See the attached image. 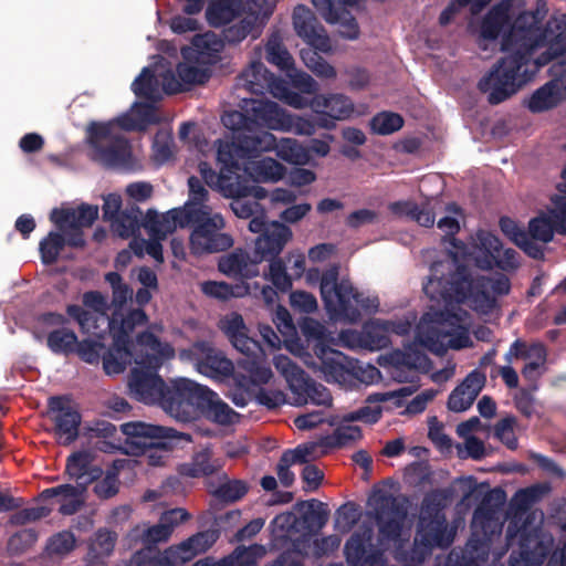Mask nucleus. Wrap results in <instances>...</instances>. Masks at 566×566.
<instances>
[{
	"mask_svg": "<svg viewBox=\"0 0 566 566\" xmlns=\"http://www.w3.org/2000/svg\"><path fill=\"white\" fill-rule=\"evenodd\" d=\"M412 387H402L398 390L371 394L366 399V406L344 415L346 422L363 421L365 423L377 422L382 415L381 402H390L392 407L399 408L403 400L413 394Z\"/></svg>",
	"mask_w": 566,
	"mask_h": 566,
	"instance_id": "obj_19",
	"label": "nucleus"
},
{
	"mask_svg": "<svg viewBox=\"0 0 566 566\" xmlns=\"http://www.w3.org/2000/svg\"><path fill=\"white\" fill-rule=\"evenodd\" d=\"M533 543L535 544L534 551L528 552L523 549L518 558L513 555L511 556V566H541L543 564L552 544V539L545 537L538 541L537 536H535V538L528 539L526 546L528 547Z\"/></svg>",
	"mask_w": 566,
	"mask_h": 566,
	"instance_id": "obj_47",
	"label": "nucleus"
},
{
	"mask_svg": "<svg viewBox=\"0 0 566 566\" xmlns=\"http://www.w3.org/2000/svg\"><path fill=\"white\" fill-rule=\"evenodd\" d=\"M147 321L148 316L143 308L129 311L120 321H117L115 317L109 319V333L112 334L117 354H133L129 348L132 343L130 334L136 326L144 325Z\"/></svg>",
	"mask_w": 566,
	"mask_h": 566,
	"instance_id": "obj_27",
	"label": "nucleus"
},
{
	"mask_svg": "<svg viewBox=\"0 0 566 566\" xmlns=\"http://www.w3.org/2000/svg\"><path fill=\"white\" fill-rule=\"evenodd\" d=\"M274 322L283 336L285 349L289 350L290 354H297L296 352H300L303 345L289 311L284 307H280Z\"/></svg>",
	"mask_w": 566,
	"mask_h": 566,
	"instance_id": "obj_45",
	"label": "nucleus"
},
{
	"mask_svg": "<svg viewBox=\"0 0 566 566\" xmlns=\"http://www.w3.org/2000/svg\"><path fill=\"white\" fill-rule=\"evenodd\" d=\"M164 356H135L128 380L130 395L146 405H157L163 397L164 380L157 375Z\"/></svg>",
	"mask_w": 566,
	"mask_h": 566,
	"instance_id": "obj_10",
	"label": "nucleus"
},
{
	"mask_svg": "<svg viewBox=\"0 0 566 566\" xmlns=\"http://www.w3.org/2000/svg\"><path fill=\"white\" fill-rule=\"evenodd\" d=\"M269 261V273H265L264 277L271 281L277 291L282 293L289 292L292 289V277L286 272L285 262L281 258Z\"/></svg>",
	"mask_w": 566,
	"mask_h": 566,
	"instance_id": "obj_58",
	"label": "nucleus"
},
{
	"mask_svg": "<svg viewBox=\"0 0 566 566\" xmlns=\"http://www.w3.org/2000/svg\"><path fill=\"white\" fill-rule=\"evenodd\" d=\"M248 228L260 235L255 240L254 255L259 262L279 258L293 233L290 227L280 221H266V216H259L249 221Z\"/></svg>",
	"mask_w": 566,
	"mask_h": 566,
	"instance_id": "obj_14",
	"label": "nucleus"
},
{
	"mask_svg": "<svg viewBox=\"0 0 566 566\" xmlns=\"http://www.w3.org/2000/svg\"><path fill=\"white\" fill-rule=\"evenodd\" d=\"M188 378L172 379L169 385L164 386L163 397L158 400L163 410L179 421H190L198 417L199 397H195V391L203 389Z\"/></svg>",
	"mask_w": 566,
	"mask_h": 566,
	"instance_id": "obj_12",
	"label": "nucleus"
},
{
	"mask_svg": "<svg viewBox=\"0 0 566 566\" xmlns=\"http://www.w3.org/2000/svg\"><path fill=\"white\" fill-rule=\"evenodd\" d=\"M224 49V44L220 35L208 32L197 35L193 40V48L182 51L186 60L202 65H212L220 60V54Z\"/></svg>",
	"mask_w": 566,
	"mask_h": 566,
	"instance_id": "obj_31",
	"label": "nucleus"
},
{
	"mask_svg": "<svg viewBox=\"0 0 566 566\" xmlns=\"http://www.w3.org/2000/svg\"><path fill=\"white\" fill-rule=\"evenodd\" d=\"M368 506L377 520L384 538H400L405 528L411 526L407 521L406 510L385 488L374 489L368 497Z\"/></svg>",
	"mask_w": 566,
	"mask_h": 566,
	"instance_id": "obj_11",
	"label": "nucleus"
},
{
	"mask_svg": "<svg viewBox=\"0 0 566 566\" xmlns=\"http://www.w3.org/2000/svg\"><path fill=\"white\" fill-rule=\"evenodd\" d=\"M509 25V4H496L488 12L482 21L481 35L486 40H496Z\"/></svg>",
	"mask_w": 566,
	"mask_h": 566,
	"instance_id": "obj_41",
	"label": "nucleus"
},
{
	"mask_svg": "<svg viewBox=\"0 0 566 566\" xmlns=\"http://www.w3.org/2000/svg\"><path fill=\"white\" fill-rule=\"evenodd\" d=\"M479 248L484 253L482 258L476 259V264L482 269V264L489 261L492 255H497L502 249L500 239L489 231L480 230L476 233Z\"/></svg>",
	"mask_w": 566,
	"mask_h": 566,
	"instance_id": "obj_62",
	"label": "nucleus"
},
{
	"mask_svg": "<svg viewBox=\"0 0 566 566\" xmlns=\"http://www.w3.org/2000/svg\"><path fill=\"white\" fill-rule=\"evenodd\" d=\"M520 265L518 253L514 249H501L497 255H492L489 261L482 264L483 270H492L499 268L504 271L515 270Z\"/></svg>",
	"mask_w": 566,
	"mask_h": 566,
	"instance_id": "obj_64",
	"label": "nucleus"
},
{
	"mask_svg": "<svg viewBox=\"0 0 566 566\" xmlns=\"http://www.w3.org/2000/svg\"><path fill=\"white\" fill-rule=\"evenodd\" d=\"M272 95L294 108H304L308 104L311 105L307 97L292 91L289 83L282 78L275 84Z\"/></svg>",
	"mask_w": 566,
	"mask_h": 566,
	"instance_id": "obj_61",
	"label": "nucleus"
},
{
	"mask_svg": "<svg viewBox=\"0 0 566 566\" xmlns=\"http://www.w3.org/2000/svg\"><path fill=\"white\" fill-rule=\"evenodd\" d=\"M195 395H199L195 397H199L200 399L198 403V415L200 413L219 424H230L235 421L238 417L237 412L208 387L205 386L203 389L195 391Z\"/></svg>",
	"mask_w": 566,
	"mask_h": 566,
	"instance_id": "obj_30",
	"label": "nucleus"
},
{
	"mask_svg": "<svg viewBox=\"0 0 566 566\" xmlns=\"http://www.w3.org/2000/svg\"><path fill=\"white\" fill-rule=\"evenodd\" d=\"M328 423L336 427L335 439L337 443L345 444L360 438V428L352 422H346L344 416L329 417Z\"/></svg>",
	"mask_w": 566,
	"mask_h": 566,
	"instance_id": "obj_59",
	"label": "nucleus"
},
{
	"mask_svg": "<svg viewBox=\"0 0 566 566\" xmlns=\"http://www.w3.org/2000/svg\"><path fill=\"white\" fill-rule=\"evenodd\" d=\"M97 218L98 207L87 203L77 208H54L50 214V220L61 232H78L81 238H85L83 228H90Z\"/></svg>",
	"mask_w": 566,
	"mask_h": 566,
	"instance_id": "obj_21",
	"label": "nucleus"
},
{
	"mask_svg": "<svg viewBox=\"0 0 566 566\" xmlns=\"http://www.w3.org/2000/svg\"><path fill=\"white\" fill-rule=\"evenodd\" d=\"M538 11L521 12L503 35L501 50L507 53L479 82L488 101L497 105L530 82L541 67L566 56V14L549 18Z\"/></svg>",
	"mask_w": 566,
	"mask_h": 566,
	"instance_id": "obj_2",
	"label": "nucleus"
},
{
	"mask_svg": "<svg viewBox=\"0 0 566 566\" xmlns=\"http://www.w3.org/2000/svg\"><path fill=\"white\" fill-rule=\"evenodd\" d=\"M221 122L232 132L231 139L218 140L217 159L227 167H237L235 160L258 157L271 147L274 139L270 133H252L250 114L243 107L242 111L226 112Z\"/></svg>",
	"mask_w": 566,
	"mask_h": 566,
	"instance_id": "obj_4",
	"label": "nucleus"
},
{
	"mask_svg": "<svg viewBox=\"0 0 566 566\" xmlns=\"http://www.w3.org/2000/svg\"><path fill=\"white\" fill-rule=\"evenodd\" d=\"M243 108L250 114L253 134H263L262 128L282 130L291 126V117L277 103L268 99L243 98Z\"/></svg>",
	"mask_w": 566,
	"mask_h": 566,
	"instance_id": "obj_17",
	"label": "nucleus"
},
{
	"mask_svg": "<svg viewBox=\"0 0 566 566\" xmlns=\"http://www.w3.org/2000/svg\"><path fill=\"white\" fill-rule=\"evenodd\" d=\"M252 34L255 39L259 35L256 31L255 19L243 18L237 23L230 24L221 31L220 38L226 45H237L242 42L248 35Z\"/></svg>",
	"mask_w": 566,
	"mask_h": 566,
	"instance_id": "obj_48",
	"label": "nucleus"
},
{
	"mask_svg": "<svg viewBox=\"0 0 566 566\" xmlns=\"http://www.w3.org/2000/svg\"><path fill=\"white\" fill-rule=\"evenodd\" d=\"M485 384V376L478 370L470 373L467 378L451 392L448 407L454 412L465 411L471 407Z\"/></svg>",
	"mask_w": 566,
	"mask_h": 566,
	"instance_id": "obj_34",
	"label": "nucleus"
},
{
	"mask_svg": "<svg viewBox=\"0 0 566 566\" xmlns=\"http://www.w3.org/2000/svg\"><path fill=\"white\" fill-rule=\"evenodd\" d=\"M379 365L398 382H412L421 374L419 360L413 358L380 356Z\"/></svg>",
	"mask_w": 566,
	"mask_h": 566,
	"instance_id": "obj_39",
	"label": "nucleus"
},
{
	"mask_svg": "<svg viewBox=\"0 0 566 566\" xmlns=\"http://www.w3.org/2000/svg\"><path fill=\"white\" fill-rule=\"evenodd\" d=\"M65 245L73 249H84L86 247V240L85 238H81L78 232L70 233L67 230H65V232H61L60 230L59 232L50 231L39 244L42 263L45 265L54 264L59 260L60 253Z\"/></svg>",
	"mask_w": 566,
	"mask_h": 566,
	"instance_id": "obj_28",
	"label": "nucleus"
},
{
	"mask_svg": "<svg viewBox=\"0 0 566 566\" xmlns=\"http://www.w3.org/2000/svg\"><path fill=\"white\" fill-rule=\"evenodd\" d=\"M220 180L221 192L226 197L232 198L230 207L238 218L252 220L259 216H266L262 206L255 199L250 198L251 189L242 184L241 180L231 184L229 178L222 176Z\"/></svg>",
	"mask_w": 566,
	"mask_h": 566,
	"instance_id": "obj_24",
	"label": "nucleus"
},
{
	"mask_svg": "<svg viewBox=\"0 0 566 566\" xmlns=\"http://www.w3.org/2000/svg\"><path fill=\"white\" fill-rule=\"evenodd\" d=\"M170 528L166 524H163L160 521L157 525L146 527L137 526L135 527L129 537L135 541H140L145 545H151L159 542L167 541L170 537Z\"/></svg>",
	"mask_w": 566,
	"mask_h": 566,
	"instance_id": "obj_56",
	"label": "nucleus"
},
{
	"mask_svg": "<svg viewBox=\"0 0 566 566\" xmlns=\"http://www.w3.org/2000/svg\"><path fill=\"white\" fill-rule=\"evenodd\" d=\"M390 324L389 321H371L363 326L365 339V349L380 350L390 344L389 338Z\"/></svg>",
	"mask_w": 566,
	"mask_h": 566,
	"instance_id": "obj_44",
	"label": "nucleus"
},
{
	"mask_svg": "<svg viewBox=\"0 0 566 566\" xmlns=\"http://www.w3.org/2000/svg\"><path fill=\"white\" fill-rule=\"evenodd\" d=\"M86 486L64 484L56 488L46 489L42 492L43 497H55L60 507L59 511L64 515L74 514L84 503V492Z\"/></svg>",
	"mask_w": 566,
	"mask_h": 566,
	"instance_id": "obj_36",
	"label": "nucleus"
},
{
	"mask_svg": "<svg viewBox=\"0 0 566 566\" xmlns=\"http://www.w3.org/2000/svg\"><path fill=\"white\" fill-rule=\"evenodd\" d=\"M453 537L454 532L449 528L441 509L432 503L431 497H427L420 511L411 560L421 563L433 547H447Z\"/></svg>",
	"mask_w": 566,
	"mask_h": 566,
	"instance_id": "obj_9",
	"label": "nucleus"
},
{
	"mask_svg": "<svg viewBox=\"0 0 566 566\" xmlns=\"http://www.w3.org/2000/svg\"><path fill=\"white\" fill-rule=\"evenodd\" d=\"M135 106L138 108V113L142 116L143 123L133 117L129 114H123L118 116L114 122L122 129L127 132L133 130H142L145 128L144 124H154L157 123V118L155 117V107L150 103H135Z\"/></svg>",
	"mask_w": 566,
	"mask_h": 566,
	"instance_id": "obj_51",
	"label": "nucleus"
},
{
	"mask_svg": "<svg viewBox=\"0 0 566 566\" xmlns=\"http://www.w3.org/2000/svg\"><path fill=\"white\" fill-rule=\"evenodd\" d=\"M84 361L90 365H97L102 363L104 371L109 375H117L125 370L126 365L130 360V356H82Z\"/></svg>",
	"mask_w": 566,
	"mask_h": 566,
	"instance_id": "obj_60",
	"label": "nucleus"
},
{
	"mask_svg": "<svg viewBox=\"0 0 566 566\" xmlns=\"http://www.w3.org/2000/svg\"><path fill=\"white\" fill-rule=\"evenodd\" d=\"M94 455L88 450L72 453L66 462V472L80 486H87L102 476V470L93 464Z\"/></svg>",
	"mask_w": 566,
	"mask_h": 566,
	"instance_id": "obj_35",
	"label": "nucleus"
},
{
	"mask_svg": "<svg viewBox=\"0 0 566 566\" xmlns=\"http://www.w3.org/2000/svg\"><path fill=\"white\" fill-rule=\"evenodd\" d=\"M443 242H448L452 249H448V254L449 256L451 258L452 262L449 263V262H433L431 268H430V276L428 277V281L433 277V271H432V268L436 265V264H441L443 265V277L444 279H448L454 271H457V269L459 266H465L467 269L470 270V273L473 277H478L479 275L474 276L473 273H472V269L463 263H461L459 261V256H462V255H465L467 254V245L464 242H462L461 240L457 239L455 235H452V237H444L443 238Z\"/></svg>",
	"mask_w": 566,
	"mask_h": 566,
	"instance_id": "obj_49",
	"label": "nucleus"
},
{
	"mask_svg": "<svg viewBox=\"0 0 566 566\" xmlns=\"http://www.w3.org/2000/svg\"><path fill=\"white\" fill-rule=\"evenodd\" d=\"M206 0H186L184 12L195 15L201 12ZM242 9V0H210L206 10L207 21L211 27L219 28L230 23Z\"/></svg>",
	"mask_w": 566,
	"mask_h": 566,
	"instance_id": "obj_22",
	"label": "nucleus"
},
{
	"mask_svg": "<svg viewBox=\"0 0 566 566\" xmlns=\"http://www.w3.org/2000/svg\"><path fill=\"white\" fill-rule=\"evenodd\" d=\"M293 25L296 34L313 48L327 52L331 49L329 39L324 28L317 21L311 9L297 4L293 11Z\"/></svg>",
	"mask_w": 566,
	"mask_h": 566,
	"instance_id": "obj_23",
	"label": "nucleus"
},
{
	"mask_svg": "<svg viewBox=\"0 0 566 566\" xmlns=\"http://www.w3.org/2000/svg\"><path fill=\"white\" fill-rule=\"evenodd\" d=\"M175 223L192 227L190 248L195 254L223 252L233 245V238L223 232L226 221L220 213H211L208 207L187 206L172 210Z\"/></svg>",
	"mask_w": 566,
	"mask_h": 566,
	"instance_id": "obj_5",
	"label": "nucleus"
},
{
	"mask_svg": "<svg viewBox=\"0 0 566 566\" xmlns=\"http://www.w3.org/2000/svg\"><path fill=\"white\" fill-rule=\"evenodd\" d=\"M46 344L53 353L74 354L78 338L72 329L60 327L48 334Z\"/></svg>",
	"mask_w": 566,
	"mask_h": 566,
	"instance_id": "obj_52",
	"label": "nucleus"
},
{
	"mask_svg": "<svg viewBox=\"0 0 566 566\" xmlns=\"http://www.w3.org/2000/svg\"><path fill=\"white\" fill-rule=\"evenodd\" d=\"M48 416L54 423V436L60 444L69 446L76 440L81 415L69 397H51Z\"/></svg>",
	"mask_w": 566,
	"mask_h": 566,
	"instance_id": "obj_15",
	"label": "nucleus"
},
{
	"mask_svg": "<svg viewBox=\"0 0 566 566\" xmlns=\"http://www.w3.org/2000/svg\"><path fill=\"white\" fill-rule=\"evenodd\" d=\"M432 271L433 277L423 284V292L436 305H431L433 313H427L417 325L412 346L432 354L468 348L472 345L468 328L458 325L446 329L444 323L460 321L454 308L463 303L476 312L491 313L497 305L496 297L510 293V279L504 274L473 277L465 266H459L448 279L443 277V265L436 264Z\"/></svg>",
	"mask_w": 566,
	"mask_h": 566,
	"instance_id": "obj_1",
	"label": "nucleus"
},
{
	"mask_svg": "<svg viewBox=\"0 0 566 566\" xmlns=\"http://www.w3.org/2000/svg\"><path fill=\"white\" fill-rule=\"evenodd\" d=\"M266 61L286 72L294 65L292 55L284 45L277 41H270L268 43Z\"/></svg>",
	"mask_w": 566,
	"mask_h": 566,
	"instance_id": "obj_63",
	"label": "nucleus"
},
{
	"mask_svg": "<svg viewBox=\"0 0 566 566\" xmlns=\"http://www.w3.org/2000/svg\"><path fill=\"white\" fill-rule=\"evenodd\" d=\"M94 159L106 168H129L133 164L129 140L122 135L112 137L108 143L98 146Z\"/></svg>",
	"mask_w": 566,
	"mask_h": 566,
	"instance_id": "obj_29",
	"label": "nucleus"
},
{
	"mask_svg": "<svg viewBox=\"0 0 566 566\" xmlns=\"http://www.w3.org/2000/svg\"><path fill=\"white\" fill-rule=\"evenodd\" d=\"M311 107L315 113H327L337 120L349 117L354 111L350 98L343 94L315 95Z\"/></svg>",
	"mask_w": 566,
	"mask_h": 566,
	"instance_id": "obj_38",
	"label": "nucleus"
},
{
	"mask_svg": "<svg viewBox=\"0 0 566 566\" xmlns=\"http://www.w3.org/2000/svg\"><path fill=\"white\" fill-rule=\"evenodd\" d=\"M223 331L240 354H265L260 343L250 337L242 316L231 313L223 321Z\"/></svg>",
	"mask_w": 566,
	"mask_h": 566,
	"instance_id": "obj_33",
	"label": "nucleus"
},
{
	"mask_svg": "<svg viewBox=\"0 0 566 566\" xmlns=\"http://www.w3.org/2000/svg\"><path fill=\"white\" fill-rule=\"evenodd\" d=\"M304 363L326 381L343 387H355L358 384L369 386L381 378L375 366L349 356H306Z\"/></svg>",
	"mask_w": 566,
	"mask_h": 566,
	"instance_id": "obj_8",
	"label": "nucleus"
},
{
	"mask_svg": "<svg viewBox=\"0 0 566 566\" xmlns=\"http://www.w3.org/2000/svg\"><path fill=\"white\" fill-rule=\"evenodd\" d=\"M359 1L312 0V3L327 23H339V33L343 38L356 40L359 36V27L355 17L349 12L348 7L355 6Z\"/></svg>",
	"mask_w": 566,
	"mask_h": 566,
	"instance_id": "obj_18",
	"label": "nucleus"
},
{
	"mask_svg": "<svg viewBox=\"0 0 566 566\" xmlns=\"http://www.w3.org/2000/svg\"><path fill=\"white\" fill-rule=\"evenodd\" d=\"M472 538L467 544L465 553L471 557L484 560L489 552V542L494 535H500L503 521L495 511L480 506L474 511L472 518Z\"/></svg>",
	"mask_w": 566,
	"mask_h": 566,
	"instance_id": "obj_16",
	"label": "nucleus"
},
{
	"mask_svg": "<svg viewBox=\"0 0 566 566\" xmlns=\"http://www.w3.org/2000/svg\"><path fill=\"white\" fill-rule=\"evenodd\" d=\"M197 371L216 381H232L238 388L255 395L259 402L274 408L285 401L281 391L261 389L273 377L268 356H243L235 364L228 356H187Z\"/></svg>",
	"mask_w": 566,
	"mask_h": 566,
	"instance_id": "obj_3",
	"label": "nucleus"
},
{
	"mask_svg": "<svg viewBox=\"0 0 566 566\" xmlns=\"http://www.w3.org/2000/svg\"><path fill=\"white\" fill-rule=\"evenodd\" d=\"M142 214L143 211L138 206L127 207L111 221L112 231L123 239H128L139 230Z\"/></svg>",
	"mask_w": 566,
	"mask_h": 566,
	"instance_id": "obj_43",
	"label": "nucleus"
},
{
	"mask_svg": "<svg viewBox=\"0 0 566 566\" xmlns=\"http://www.w3.org/2000/svg\"><path fill=\"white\" fill-rule=\"evenodd\" d=\"M419 360L421 374H428L432 381L444 382L453 377L455 364L451 356H401Z\"/></svg>",
	"mask_w": 566,
	"mask_h": 566,
	"instance_id": "obj_37",
	"label": "nucleus"
},
{
	"mask_svg": "<svg viewBox=\"0 0 566 566\" xmlns=\"http://www.w3.org/2000/svg\"><path fill=\"white\" fill-rule=\"evenodd\" d=\"M120 431L125 436L126 452H140V462L151 467L164 465L174 444L190 441L189 436L171 428L140 421L123 423Z\"/></svg>",
	"mask_w": 566,
	"mask_h": 566,
	"instance_id": "obj_6",
	"label": "nucleus"
},
{
	"mask_svg": "<svg viewBox=\"0 0 566 566\" xmlns=\"http://www.w3.org/2000/svg\"><path fill=\"white\" fill-rule=\"evenodd\" d=\"M217 541V533L207 531L198 533L179 545L170 546L158 556V564L164 566H180L199 554L209 549Z\"/></svg>",
	"mask_w": 566,
	"mask_h": 566,
	"instance_id": "obj_20",
	"label": "nucleus"
},
{
	"mask_svg": "<svg viewBox=\"0 0 566 566\" xmlns=\"http://www.w3.org/2000/svg\"><path fill=\"white\" fill-rule=\"evenodd\" d=\"M243 170L248 171L259 182L277 181L285 174V167L270 157L250 161L249 166L243 167Z\"/></svg>",
	"mask_w": 566,
	"mask_h": 566,
	"instance_id": "obj_42",
	"label": "nucleus"
},
{
	"mask_svg": "<svg viewBox=\"0 0 566 566\" xmlns=\"http://www.w3.org/2000/svg\"><path fill=\"white\" fill-rule=\"evenodd\" d=\"M132 91L137 97L151 103L160 99L159 81L150 67H144L132 83Z\"/></svg>",
	"mask_w": 566,
	"mask_h": 566,
	"instance_id": "obj_46",
	"label": "nucleus"
},
{
	"mask_svg": "<svg viewBox=\"0 0 566 566\" xmlns=\"http://www.w3.org/2000/svg\"><path fill=\"white\" fill-rule=\"evenodd\" d=\"M259 260L254 255L251 259L249 253L237 249L220 258L218 269L221 273L235 279H253L259 274Z\"/></svg>",
	"mask_w": 566,
	"mask_h": 566,
	"instance_id": "obj_32",
	"label": "nucleus"
},
{
	"mask_svg": "<svg viewBox=\"0 0 566 566\" xmlns=\"http://www.w3.org/2000/svg\"><path fill=\"white\" fill-rule=\"evenodd\" d=\"M560 101L559 84L557 80H551L532 94L527 107L532 113H542L556 107Z\"/></svg>",
	"mask_w": 566,
	"mask_h": 566,
	"instance_id": "obj_40",
	"label": "nucleus"
},
{
	"mask_svg": "<svg viewBox=\"0 0 566 566\" xmlns=\"http://www.w3.org/2000/svg\"><path fill=\"white\" fill-rule=\"evenodd\" d=\"M201 291L209 297L228 301L232 297H241L249 291L244 284H229L227 282L206 281L201 284Z\"/></svg>",
	"mask_w": 566,
	"mask_h": 566,
	"instance_id": "obj_50",
	"label": "nucleus"
},
{
	"mask_svg": "<svg viewBox=\"0 0 566 566\" xmlns=\"http://www.w3.org/2000/svg\"><path fill=\"white\" fill-rule=\"evenodd\" d=\"M201 65L195 63L193 60L180 62L176 70L178 78L186 85L205 84L210 78L211 73L208 67H202Z\"/></svg>",
	"mask_w": 566,
	"mask_h": 566,
	"instance_id": "obj_54",
	"label": "nucleus"
},
{
	"mask_svg": "<svg viewBox=\"0 0 566 566\" xmlns=\"http://www.w3.org/2000/svg\"><path fill=\"white\" fill-rule=\"evenodd\" d=\"M329 446L328 438H323L318 441L300 444L295 449L287 450L286 452L292 454L296 463H305L326 454Z\"/></svg>",
	"mask_w": 566,
	"mask_h": 566,
	"instance_id": "obj_55",
	"label": "nucleus"
},
{
	"mask_svg": "<svg viewBox=\"0 0 566 566\" xmlns=\"http://www.w3.org/2000/svg\"><path fill=\"white\" fill-rule=\"evenodd\" d=\"M261 61H253L237 77V87L244 88L254 95L272 94L274 86L280 82Z\"/></svg>",
	"mask_w": 566,
	"mask_h": 566,
	"instance_id": "obj_26",
	"label": "nucleus"
},
{
	"mask_svg": "<svg viewBox=\"0 0 566 566\" xmlns=\"http://www.w3.org/2000/svg\"><path fill=\"white\" fill-rule=\"evenodd\" d=\"M221 467L219 460H212L209 449H203L196 453L192 462L181 468V473L189 476L208 475L217 471Z\"/></svg>",
	"mask_w": 566,
	"mask_h": 566,
	"instance_id": "obj_53",
	"label": "nucleus"
},
{
	"mask_svg": "<svg viewBox=\"0 0 566 566\" xmlns=\"http://www.w3.org/2000/svg\"><path fill=\"white\" fill-rule=\"evenodd\" d=\"M324 306L332 318L356 323L361 311L374 313L378 310V298L360 293L348 280L338 281V270L329 269L322 274L319 282Z\"/></svg>",
	"mask_w": 566,
	"mask_h": 566,
	"instance_id": "obj_7",
	"label": "nucleus"
},
{
	"mask_svg": "<svg viewBox=\"0 0 566 566\" xmlns=\"http://www.w3.org/2000/svg\"><path fill=\"white\" fill-rule=\"evenodd\" d=\"M403 126L401 115L392 112H380L370 119L373 133L378 135H390Z\"/></svg>",
	"mask_w": 566,
	"mask_h": 566,
	"instance_id": "obj_57",
	"label": "nucleus"
},
{
	"mask_svg": "<svg viewBox=\"0 0 566 566\" xmlns=\"http://www.w3.org/2000/svg\"><path fill=\"white\" fill-rule=\"evenodd\" d=\"M274 365L285 378L293 394L294 405L306 403L329 405L332 401L328 390L315 382L310 381L301 367L290 356H275Z\"/></svg>",
	"mask_w": 566,
	"mask_h": 566,
	"instance_id": "obj_13",
	"label": "nucleus"
},
{
	"mask_svg": "<svg viewBox=\"0 0 566 566\" xmlns=\"http://www.w3.org/2000/svg\"><path fill=\"white\" fill-rule=\"evenodd\" d=\"M300 331L302 336L301 343L303 345L297 354H343L338 349L331 347L334 344V337L326 329V327L312 317H305L300 323Z\"/></svg>",
	"mask_w": 566,
	"mask_h": 566,
	"instance_id": "obj_25",
	"label": "nucleus"
}]
</instances>
